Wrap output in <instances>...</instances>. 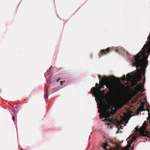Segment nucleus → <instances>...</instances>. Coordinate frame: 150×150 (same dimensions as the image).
<instances>
[{
    "instance_id": "nucleus-1",
    "label": "nucleus",
    "mask_w": 150,
    "mask_h": 150,
    "mask_svg": "<svg viewBox=\"0 0 150 150\" xmlns=\"http://www.w3.org/2000/svg\"><path fill=\"white\" fill-rule=\"evenodd\" d=\"M100 83L99 86L98 83L96 84V87H93L91 92L94 93L100 118L104 119V122H111L109 117L115 114L117 110L127 103L128 99L127 97L122 99L119 93H115L116 84L110 79L104 77L100 80Z\"/></svg>"
},
{
    "instance_id": "nucleus-2",
    "label": "nucleus",
    "mask_w": 150,
    "mask_h": 150,
    "mask_svg": "<svg viewBox=\"0 0 150 150\" xmlns=\"http://www.w3.org/2000/svg\"><path fill=\"white\" fill-rule=\"evenodd\" d=\"M148 112L149 116L147 118L148 122L146 123V121L144 122L142 126L140 128L138 127L135 128V130L134 132L133 136L130 139L127 141V146L125 148L120 147L116 145L115 143V150H129L128 148H130L131 149H133V147L131 148L130 146L132 143L134 142L136 139L140 135L143 136H146L150 139V132H149L146 129L147 123L150 122V114L149 109H147Z\"/></svg>"
},
{
    "instance_id": "nucleus-3",
    "label": "nucleus",
    "mask_w": 150,
    "mask_h": 150,
    "mask_svg": "<svg viewBox=\"0 0 150 150\" xmlns=\"http://www.w3.org/2000/svg\"><path fill=\"white\" fill-rule=\"evenodd\" d=\"M129 119H128L127 117H123L122 118L121 121L119 122L120 124L123 125V126L121 125V128L122 129V127L125 126L126 124L128 122Z\"/></svg>"
},
{
    "instance_id": "nucleus-4",
    "label": "nucleus",
    "mask_w": 150,
    "mask_h": 150,
    "mask_svg": "<svg viewBox=\"0 0 150 150\" xmlns=\"http://www.w3.org/2000/svg\"><path fill=\"white\" fill-rule=\"evenodd\" d=\"M110 50V48H108L106 50H103L101 51V52L100 53V54H106L107 52H109Z\"/></svg>"
},
{
    "instance_id": "nucleus-5",
    "label": "nucleus",
    "mask_w": 150,
    "mask_h": 150,
    "mask_svg": "<svg viewBox=\"0 0 150 150\" xmlns=\"http://www.w3.org/2000/svg\"><path fill=\"white\" fill-rule=\"evenodd\" d=\"M144 105H142L140 106L139 108V109L140 111H145V109H144Z\"/></svg>"
},
{
    "instance_id": "nucleus-6",
    "label": "nucleus",
    "mask_w": 150,
    "mask_h": 150,
    "mask_svg": "<svg viewBox=\"0 0 150 150\" xmlns=\"http://www.w3.org/2000/svg\"><path fill=\"white\" fill-rule=\"evenodd\" d=\"M124 50V49L123 47H120L118 49H116V51L117 52H122V51H123Z\"/></svg>"
},
{
    "instance_id": "nucleus-7",
    "label": "nucleus",
    "mask_w": 150,
    "mask_h": 150,
    "mask_svg": "<svg viewBox=\"0 0 150 150\" xmlns=\"http://www.w3.org/2000/svg\"><path fill=\"white\" fill-rule=\"evenodd\" d=\"M44 97L46 98H48V93L47 92H46V94L44 95Z\"/></svg>"
},
{
    "instance_id": "nucleus-8",
    "label": "nucleus",
    "mask_w": 150,
    "mask_h": 150,
    "mask_svg": "<svg viewBox=\"0 0 150 150\" xmlns=\"http://www.w3.org/2000/svg\"><path fill=\"white\" fill-rule=\"evenodd\" d=\"M12 119L13 121H15V117H14V115H13L12 117Z\"/></svg>"
},
{
    "instance_id": "nucleus-9",
    "label": "nucleus",
    "mask_w": 150,
    "mask_h": 150,
    "mask_svg": "<svg viewBox=\"0 0 150 150\" xmlns=\"http://www.w3.org/2000/svg\"><path fill=\"white\" fill-rule=\"evenodd\" d=\"M63 82L62 81H61L60 82V83H61V85H62V84Z\"/></svg>"
},
{
    "instance_id": "nucleus-10",
    "label": "nucleus",
    "mask_w": 150,
    "mask_h": 150,
    "mask_svg": "<svg viewBox=\"0 0 150 150\" xmlns=\"http://www.w3.org/2000/svg\"><path fill=\"white\" fill-rule=\"evenodd\" d=\"M91 93H93V95H92V96H93V95H94V93L93 92H91ZM94 96L95 97V96Z\"/></svg>"
},
{
    "instance_id": "nucleus-11",
    "label": "nucleus",
    "mask_w": 150,
    "mask_h": 150,
    "mask_svg": "<svg viewBox=\"0 0 150 150\" xmlns=\"http://www.w3.org/2000/svg\"><path fill=\"white\" fill-rule=\"evenodd\" d=\"M59 79H58V80H57V82H58V81H59Z\"/></svg>"
},
{
    "instance_id": "nucleus-12",
    "label": "nucleus",
    "mask_w": 150,
    "mask_h": 150,
    "mask_svg": "<svg viewBox=\"0 0 150 150\" xmlns=\"http://www.w3.org/2000/svg\"><path fill=\"white\" fill-rule=\"evenodd\" d=\"M129 137L128 138H127V140L128 139H129Z\"/></svg>"
}]
</instances>
